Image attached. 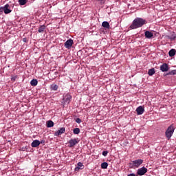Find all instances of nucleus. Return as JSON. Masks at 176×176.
I'll use <instances>...</instances> for the list:
<instances>
[{
	"instance_id": "obj_1",
	"label": "nucleus",
	"mask_w": 176,
	"mask_h": 176,
	"mask_svg": "<svg viewBox=\"0 0 176 176\" xmlns=\"http://www.w3.org/2000/svg\"><path fill=\"white\" fill-rule=\"evenodd\" d=\"M145 24H146V20L137 17L133 21L132 24L130 25V28L131 30H137V28H141V27L145 25Z\"/></svg>"
},
{
	"instance_id": "obj_2",
	"label": "nucleus",
	"mask_w": 176,
	"mask_h": 176,
	"mask_svg": "<svg viewBox=\"0 0 176 176\" xmlns=\"http://www.w3.org/2000/svg\"><path fill=\"white\" fill-rule=\"evenodd\" d=\"M175 131V125L174 124H170L166 129L165 132V135L168 140H170L173 135L174 134V131Z\"/></svg>"
},
{
	"instance_id": "obj_3",
	"label": "nucleus",
	"mask_w": 176,
	"mask_h": 176,
	"mask_svg": "<svg viewBox=\"0 0 176 176\" xmlns=\"http://www.w3.org/2000/svg\"><path fill=\"white\" fill-rule=\"evenodd\" d=\"M142 163H144V160L141 159H138V160L132 161V162L130 163V165L132 166H131L132 168H134V167H136V168H138V167H140V166H141Z\"/></svg>"
},
{
	"instance_id": "obj_4",
	"label": "nucleus",
	"mask_w": 176,
	"mask_h": 176,
	"mask_svg": "<svg viewBox=\"0 0 176 176\" xmlns=\"http://www.w3.org/2000/svg\"><path fill=\"white\" fill-rule=\"evenodd\" d=\"M148 173V168H145V166H143L142 168H140L137 170V175L139 176L145 175Z\"/></svg>"
},
{
	"instance_id": "obj_5",
	"label": "nucleus",
	"mask_w": 176,
	"mask_h": 176,
	"mask_svg": "<svg viewBox=\"0 0 176 176\" xmlns=\"http://www.w3.org/2000/svg\"><path fill=\"white\" fill-rule=\"evenodd\" d=\"M71 100H72V96L69 94H66L63 96V104H69L71 102Z\"/></svg>"
},
{
	"instance_id": "obj_6",
	"label": "nucleus",
	"mask_w": 176,
	"mask_h": 176,
	"mask_svg": "<svg viewBox=\"0 0 176 176\" xmlns=\"http://www.w3.org/2000/svg\"><path fill=\"white\" fill-rule=\"evenodd\" d=\"M69 148H74L75 145L79 144V141H78V138L71 139L69 140Z\"/></svg>"
},
{
	"instance_id": "obj_7",
	"label": "nucleus",
	"mask_w": 176,
	"mask_h": 176,
	"mask_svg": "<svg viewBox=\"0 0 176 176\" xmlns=\"http://www.w3.org/2000/svg\"><path fill=\"white\" fill-rule=\"evenodd\" d=\"M72 45H74V40H72V38H69L65 43L64 46L66 49H71V47H72Z\"/></svg>"
},
{
	"instance_id": "obj_8",
	"label": "nucleus",
	"mask_w": 176,
	"mask_h": 176,
	"mask_svg": "<svg viewBox=\"0 0 176 176\" xmlns=\"http://www.w3.org/2000/svg\"><path fill=\"white\" fill-rule=\"evenodd\" d=\"M3 12L5 14H9V13H12V10H10V6L9 4H6L3 6Z\"/></svg>"
},
{
	"instance_id": "obj_9",
	"label": "nucleus",
	"mask_w": 176,
	"mask_h": 176,
	"mask_svg": "<svg viewBox=\"0 0 176 176\" xmlns=\"http://www.w3.org/2000/svg\"><path fill=\"white\" fill-rule=\"evenodd\" d=\"M64 133H65V128L62 127L60 128L59 130H58L57 131H56L54 133V135L55 137H58V135H61V134H64Z\"/></svg>"
},
{
	"instance_id": "obj_10",
	"label": "nucleus",
	"mask_w": 176,
	"mask_h": 176,
	"mask_svg": "<svg viewBox=\"0 0 176 176\" xmlns=\"http://www.w3.org/2000/svg\"><path fill=\"white\" fill-rule=\"evenodd\" d=\"M160 70L162 72H167V71H168V65H167L166 63H164L160 66Z\"/></svg>"
},
{
	"instance_id": "obj_11",
	"label": "nucleus",
	"mask_w": 176,
	"mask_h": 176,
	"mask_svg": "<svg viewBox=\"0 0 176 176\" xmlns=\"http://www.w3.org/2000/svg\"><path fill=\"white\" fill-rule=\"evenodd\" d=\"M144 111H145V109L142 106H139L136 109V112H137L138 115H142V113H144Z\"/></svg>"
},
{
	"instance_id": "obj_12",
	"label": "nucleus",
	"mask_w": 176,
	"mask_h": 176,
	"mask_svg": "<svg viewBox=\"0 0 176 176\" xmlns=\"http://www.w3.org/2000/svg\"><path fill=\"white\" fill-rule=\"evenodd\" d=\"M144 36L147 39H151V38H153V34L151 31H146L144 32Z\"/></svg>"
},
{
	"instance_id": "obj_13",
	"label": "nucleus",
	"mask_w": 176,
	"mask_h": 176,
	"mask_svg": "<svg viewBox=\"0 0 176 176\" xmlns=\"http://www.w3.org/2000/svg\"><path fill=\"white\" fill-rule=\"evenodd\" d=\"M78 166L75 168V171H80V170H83L84 166L83 163L82 162H78L77 164Z\"/></svg>"
},
{
	"instance_id": "obj_14",
	"label": "nucleus",
	"mask_w": 176,
	"mask_h": 176,
	"mask_svg": "<svg viewBox=\"0 0 176 176\" xmlns=\"http://www.w3.org/2000/svg\"><path fill=\"white\" fill-rule=\"evenodd\" d=\"M32 148H36L38 146H39V145H41V141L39 140H34L32 142Z\"/></svg>"
},
{
	"instance_id": "obj_15",
	"label": "nucleus",
	"mask_w": 176,
	"mask_h": 176,
	"mask_svg": "<svg viewBox=\"0 0 176 176\" xmlns=\"http://www.w3.org/2000/svg\"><path fill=\"white\" fill-rule=\"evenodd\" d=\"M168 39H170V41H175L176 39V34L175 32H173L170 34V36H168Z\"/></svg>"
},
{
	"instance_id": "obj_16",
	"label": "nucleus",
	"mask_w": 176,
	"mask_h": 176,
	"mask_svg": "<svg viewBox=\"0 0 176 176\" xmlns=\"http://www.w3.org/2000/svg\"><path fill=\"white\" fill-rule=\"evenodd\" d=\"M175 49H171L168 52L169 57H174V56H175Z\"/></svg>"
},
{
	"instance_id": "obj_17",
	"label": "nucleus",
	"mask_w": 176,
	"mask_h": 176,
	"mask_svg": "<svg viewBox=\"0 0 176 176\" xmlns=\"http://www.w3.org/2000/svg\"><path fill=\"white\" fill-rule=\"evenodd\" d=\"M102 26H103L104 28H110L109 23L108 21H103L102 23Z\"/></svg>"
},
{
	"instance_id": "obj_18",
	"label": "nucleus",
	"mask_w": 176,
	"mask_h": 176,
	"mask_svg": "<svg viewBox=\"0 0 176 176\" xmlns=\"http://www.w3.org/2000/svg\"><path fill=\"white\" fill-rule=\"evenodd\" d=\"M50 89H51V90H53L54 91H56V90L58 89V85H57L56 84H52L50 86Z\"/></svg>"
},
{
	"instance_id": "obj_19",
	"label": "nucleus",
	"mask_w": 176,
	"mask_h": 176,
	"mask_svg": "<svg viewBox=\"0 0 176 176\" xmlns=\"http://www.w3.org/2000/svg\"><path fill=\"white\" fill-rule=\"evenodd\" d=\"M45 30H46V26H45V25H42L38 28V32L42 33Z\"/></svg>"
},
{
	"instance_id": "obj_20",
	"label": "nucleus",
	"mask_w": 176,
	"mask_h": 176,
	"mask_svg": "<svg viewBox=\"0 0 176 176\" xmlns=\"http://www.w3.org/2000/svg\"><path fill=\"white\" fill-rule=\"evenodd\" d=\"M155 72L156 71H155V69L152 68L148 69V74L149 75V76H152L153 75H155Z\"/></svg>"
},
{
	"instance_id": "obj_21",
	"label": "nucleus",
	"mask_w": 176,
	"mask_h": 176,
	"mask_svg": "<svg viewBox=\"0 0 176 176\" xmlns=\"http://www.w3.org/2000/svg\"><path fill=\"white\" fill-rule=\"evenodd\" d=\"M31 86H36L38 85V80L37 79H32L30 81Z\"/></svg>"
},
{
	"instance_id": "obj_22",
	"label": "nucleus",
	"mask_w": 176,
	"mask_h": 176,
	"mask_svg": "<svg viewBox=\"0 0 176 176\" xmlns=\"http://www.w3.org/2000/svg\"><path fill=\"white\" fill-rule=\"evenodd\" d=\"M53 126H54V122H53V121L49 120L47 122V127L50 128V127H53Z\"/></svg>"
},
{
	"instance_id": "obj_23",
	"label": "nucleus",
	"mask_w": 176,
	"mask_h": 176,
	"mask_svg": "<svg viewBox=\"0 0 176 176\" xmlns=\"http://www.w3.org/2000/svg\"><path fill=\"white\" fill-rule=\"evenodd\" d=\"M101 168H103V169L108 168V164L107 162H102L101 164Z\"/></svg>"
},
{
	"instance_id": "obj_24",
	"label": "nucleus",
	"mask_w": 176,
	"mask_h": 176,
	"mask_svg": "<svg viewBox=\"0 0 176 176\" xmlns=\"http://www.w3.org/2000/svg\"><path fill=\"white\" fill-rule=\"evenodd\" d=\"M19 5L23 6L25 5V3H27V0H19Z\"/></svg>"
},
{
	"instance_id": "obj_25",
	"label": "nucleus",
	"mask_w": 176,
	"mask_h": 176,
	"mask_svg": "<svg viewBox=\"0 0 176 176\" xmlns=\"http://www.w3.org/2000/svg\"><path fill=\"white\" fill-rule=\"evenodd\" d=\"M74 134H79L80 133V129L79 128H76L73 130Z\"/></svg>"
},
{
	"instance_id": "obj_26",
	"label": "nucleus",
	"mask_w": 176,
	"mask_h": 176,
	"mask_svg": "<svg viewBox=\"0 0 176 176\" xmlns=\"http://www.w3.org/2000/svg\"><path fill=\"white\" fill-rule=\"evenodd\" d=\"M76 123L80 124L82 123V120L80 118H76Z\"/></svg>"
},
{
	"instance_id": "obj_27",
	"label": "nucleus",
	"mask_w": 176,
	"mask_h": 176,
	"mask_svg": "<svg viewBox=\"0 0 176 176\" xmlns=\"http://www.w3.org/2000/svg\"><path fill=\"white\" fill-rule=\"evenodd\" d=\"M16 79H17V76H14L11 78V80H12V82H14L16 80Z\"/></svg>"
},
{
	"instance_id": "obj_28",
	"label": "nucleus",
	"mask_w": 176,
	"mask_h": 176,
	"mask_svg": "<svg viewBox=\"0 0 176 176\" xmlns=\"http://www.w3.org/2000/svg\"><path fill=\"white\" fill-rule=\"evenodd\" d=\"M108 155V151H104L102 152V155L103 156H107Z\"/></svg>"
},
{
	"instance_id": "obj_29",
	"label": "nucleus",
	"mask_w": 176,
	"mask_h": 176,
	"mask_svg": "<svg viewBox=\"0 0 176 176\" xmlns=\"http://www.w3.org/2000/svg\"><path fill=\"white\" fill-rule=\"evenodd\" d=\"M170 74H171L172 75H175V74H176V70H172L171 72H170Z\"/></svg>"
},
{
	"instance_id": "obj_30",
	"label": "nucleus",
	"mask_w": 176,
	"mask_h": 176,
	"mask_svg": "<svg viewBox=\"0 0 176 176\" xmlns=\"http://www.w3.org/2000/svg\"><path fill=\"white\" fill-rule=\"evenodd\" d=\"M3 13V7H0V14Z\"/></svg>"
},
{
	"instance_id": "obj_31",
	"label": "nucleus",
	"mask_w": 176,
	"mask_h": 176,
	"mask_svg": "<svg viewBox=\"0 0 176 176\" xmlns=\"http://www.w3.org/2000/svg\"><path fill=\"white\" fill-rule=\"evenodd\" d=\"M40 144L45 145V140H42L41 141H40Z\"/></svg>"
},
{
	"instance_id": "obj_32",
	"label": "nucleus",
	"mask_w": 176,
	"mask_h": 176,
	"mask_svg": "<svg viewBox=\"0 0 176 176\" xmlns=\"http://www.w3.org/2000/svg\"><path fill=\"white\" fill-rule=\"evenodd\" d=\"M23 42H26L27 41V38H23Z\"/></svg>"
},
{
	"instance_id": "obj_33",
	"label": "nucleus",
	"mask_w": 176,
	"mask_h": 176,
	"mask_svg": "<svg viewBox=\"0 0 176 176\" xmlns=\"http://www.w3.org/2000/svg\"><path fill=\"white\" fill-rule=\"evenodd\" d=\"M95 1H102V0H95Z\"/></svg>"
}]
</instances>
